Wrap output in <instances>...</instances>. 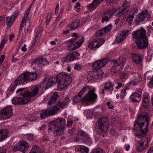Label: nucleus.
I'll use <instances>...</instances> for the list:
<instances>
[{
  "label": "nucleus",
  "mask_w": 153,
  "mask_h": 153,
  "mask_svg": "<svg viewBox=\"0 0 153 153\" xmlns=\"http://www.w3.org/2000/svg\"><path fill=\"white\" fill-rule=\"evenodd\" d=\"M48 64V62L47 58H44L42 59H36L32 62L31 65H33L36 64L39 66L42 67Z\"/></svg>",
  "instance_id": "nucleus-21"
},
{
  "label": "nucleus",
  "mask_w": 153,
  "mask_h": 153,
  "mask_svg": "<svg viewBox=\"0 0 153 153\" xmlns=\"http://www.w3.org/2000/svg\"><path fill=\"white\" fill-rule=\"evenodd\" d=\"M65 125V120L63 118L58 117L51 122L49 128L48 132L51 135L57 136L62 134Z\"/></svg>",
  "instance_id": "nucleus-5"
},
{
  "label": "nucleus",
  "mask_w": 153,
  "mask_h": 153,
  "mask_svg": "<svg viewBox=\"0 0 153 153\" xmlns=\"http://www.w3.org/2000/svg\"><path fill=\"white\" fill-rule=\"evenodd\" d=\"M78 135L79 136H82L84 137H86L87 136V137H88V134L85 132L83 131H81L79 132L78 133Z\"/></svg>",
  "instance_id": "nucleus-49"
},
{
  "label": "nucleus",
  "mask_w": 153,
  "mask_h": 153,
  "mask_svg": "<svg viewBox=\"0 0 153 153\" xmlns=\"http://www.w3.org/2000/svg\"><path fill=\"white\" fill-rule=\"evenodd\" d=\"M128 6L129 4L128 3L127 1H125L123 4L122 8H125L126 10V8Z\"/></svg>",
  "instance_id": "nucleus-55"
},
{
  "label": "nucleus",
  "mask_w": 153,
  "mask_h": 153,
  "mask_svg": "<svg viewBox=\"0 0 153 153\" xmlns=\"http://www.w3.org/2000/svg\"><path fill=\"white\" fill-rule=\"evenodd\" d=\"M40 88V85H35L32 88L30 91H29L26 88H19L16 93L20 92V95L19 97L13 98L12 103L14 105L24 104L27 103L30 101V97H34L37 94Z\"/></svg>",
  "instance_id": "nucleus-1"
},
{
  "label": "nucleus",
  "mask_w": 153,
  "mask_h": 153,
  "mask_svg": "<svg viewBox=\"0 0 153 153\" xmlns=\"http://www.w3.org/2000/svg\"><path fill=\"white\" fill-rule=\"evenodd\" d=\"M142 79L140 76L138 75L134 76L131 79V83L133 85H136L140 82L141 81Z\"/></svg>",
  "instance_id": "nucleus-30"
},
{
  "label": "nucleus",
  "mask_w": 153,
  "mask_h": 153,
  "mask_svg": "<svg viewBox=\"0 0 153 153\" xmlns=\"http://www.w3.org/2000/svg\"><path fill=\"white\" fill-rule=\"evenodd\" d=\"M58 96V93L57 92H54L51 96L48 102V105H50L54 103Z\"/></svg>",
  "instance_id": "nucleus-31"
},
{
  "label": "nucleus",
  "mask_w": 153,
  "mask_h": 153,
  "mask_svg": "<svg viewBox=\"0 0 153 153\" xmlns=\"http://www.w3.org/2000/svg\"><path fill=\"white\" fill-rule=\"evenodd\" d=\"M70 100L68 97H66L62 102H59L58 103L57 105L59 106V108L65 107L67 106L70 102Z\"/></svg>",
  "instance_id": "nucleus-29"
},
{
  "label": "nucleus",
  "mask_w": 153,
  "mask_h": 153,
  "mask_svg": "<svg viewBox=\"0 0 153 153\" xmlns=\"http://www.w3.org/2000/svg\"><path fill=\"white\" fill-rule=\"evenodd\" d=\"M116 0H106V3L108 5H110L111 3L116 2Z\"/></svg>",
  "instance_id": "nucleus-60"
},
{
  "label": "nucleus",
  "mask_w": 153,
  "mask_h": 153,
  "mask_svg": "<svg viewBox=\"0 0 153 153\" xmlns=\"http://www.w3.org/2000/svg\"><path fill=\"white\" fill-rule=\"evenodd\" d=\"M37 74L35 73L25 71L22 73L16 80L14 85H11L8 90L11 93L13 92L18 85H24L36 79Z\"/></svg>",
  "instance_id": "nucleus-4"
},
{
  "label": "nucleus",
  "mask_w": 153,
  "mask_h": 153,
  "mask_svg": "<svg viewBox=\"0 0 153 153\" xmlns=\"http://www.w3.org/2000/svg\"><path fill=\"white\" fill-rule=\"evenodd\" d=\"M135 42L138 47L140 49L146 48L148 45V39H136Z\"/></svg>",
  "instance_id": "nucleus-20"
},
{
  "label": "nucleus",
  "mask_w": 153,
  "mask_h": 153,
  "mask_svg": "<svg viewBox=\"0 0 153 153\" xmlns=\"http://www.w3.org/2000/svg\"><path fill=\"white\" fill-rule=\"evenodd\" d=\"M132 60L136 64H139L142 59L143 56L138 53H133L132 54Z\"/></svg>",
  "instance_id": "nucleus-23"
},
{
  "label": "nucleus",
  "mask_w": 153,
  "mask_h": 153,
  "mask_svg": "<svg viewBox=\"0 0 153 153\" xmlns=\"http://www.w3.org/2000/svg\"><path fill=\"white\" fill-rule=\"evenodd\" d=\"M84 41V39H70L66 42L68 50L70 51L75 50L80 47Z\"/></svg>",
  "instance_id": "nucleus-9"
},
{
  "label": "nucleus",
  "mask_w": 153,
  "mask_h": 153,
  "mask_svg": "<svg viewBox=\"0 0 153 153\" xmlns=\"http://www.w3.org/2000/svg\"><path fill=\"white\" fill-rule=\"evenodd\" d=\"M111 10L112 11L111 12L112 16L114 15L116 16H120V15L123 14V12L125 10V9L122 8V9L119 8L116 10L115 9H112L109 10V11Z\"/></svg>",
  "instance_id": "nucleus-26"
},
{
  "label": "nucleus",
  "mask_w": 153,
  "mask_h": 153,
  "mask_svg": "<svg viewBox=\"0 0 153 153\" xmlns=\"http://www.w3.org/2000/svg\"><path fill=\"white\" fill-rule=\"evenodd\" d=\"M13 114L11 107L10 106L6 107L0 112V120L9 118Z\"/></svg>",
  "instance_id": "nucleus-12"
},
{
  "label": "nucleus",
  "mask_w": 153,
  "mask_h": 153,
  "mask_svg": "<svg viewBox=\"0 0 153 153\" xmlns=\"http://www.w3.org/2000/svg\"><path fill=\"white\" fill-rule=\"evenodd\" d=\"M108 62V59L106 58L95 61L92 66V69L94 71L89 73L87 76V79L92 81H96L101 77L103 74V72L101 68L105 65Z\"/></svg>",
  "instance_id": "nucleus-3"
},
{
  "label": "nucleus",
  "mask_w": 153,
  "mask_h": 153,
  "mask_svg": "<svg viewBox=\"0 0 153 153\" xmlns=\"http://www.w3.org/2000/svg\"><path fill=\"white\" fill-rule=\"evenodd\" d=\"M71 116H70L68 118L67 123V126H71L73 124V121L71 120Z\"/></svg>",
  "instance_id": "nucleus-46"
},
{
  "label": "nucleus",
  "mask_w": 153,
  "mask_h": 153,
  "mask_svg": "<svg viewBox=\"0 0 153 153\" xmlns=\"http://www.w3.org/2000/svg\"><path fill=\"white\" fill-rule=\"evenodd\" d=\"M57 77L56 78L53 77L49 79L47 83L46 87L47 88L51 86L53 84L57 82Z\"/></svg>",
  "instance_id": "nucleus-33"
},
{
  "label": "nucleus",
  "mask_w": 153,
  "mask_h": 153,
  "mask_svg": "<svg viewBox=\"0 0 153 153\" xmlns=\"http://www.w3.org/2000/svg\"><path fill=\"white\" fill-rule=\"evenodd\" d=\"M124 39H116L114 42L112 43V44H116L119 43L123 41Z\"/></svg>",
  "instance_id": "nucleus-52"
},
{
  "label": "nucleus",
  "mask_w": 153,
  "mask_h": 153,
  "mask_svg": "<svg viewBox=\"0 0 153 153\" xmlns=\"http://www.w3.org/2000/svg\"><path fill=\"white\" fill-rule=\"evenodd\" d=\"M82 98V96L79 95L78 94L76 96L74 97L73 100V103L75 104L80 102Z\"/></svg>",
  "instance_id": "nucleus-35"
},
{
  "label": "nucleus",
  "mask_w": 153,
  "mask_h": 153,
  "mask_svg": "<svg viewBox=\"0 0 153 153\" xmlns=\"http://www.w3.org/2000/svg\"><path fill=\"white\" fill-rule=\"evenodd\" d=\"M128 91V88H126L124 89H123L121 91L120 97L122 99H123L126 95L127 93V91Z\"/></svg>",
  "instance_id": "nucleus-39"
},
{
  "label": "nucleus",
  "mask_w": 153,
  "mask_h": 153,
  "mask_svg": "<svg viewBox=\"0 0 153 153\" xmlns=\"http://www.w3.org/2000/svg\"><path fill=\"white\" fill-rule=\"evenodd\" d=\"M150 140L147 138H143L137 142V149L138 152H142L148 146V143Z\"/></svg>",
  "instance_id": "nucleus-14"
},
{
  "label": "nucleus",
  "mask_w": 153,
  "mask_h": 153,
  "mask_svg": "<svg viewBox=\"0 0 153 153\" xmlns=\"http://www.w3.org/2000/svg\"><path fill=\"white\" fill-rule=\"evenodd\" d=\"M92 153H104L103 150L102 149H98L96 150H94Z\"/></svg>",
  "instance_id": "nucleus-56"
},
{
  "label": "nucleus",
  "mask_w": 153,
  "mask_h": 153,
  "mask_svg": "<svg viewBox=\"0 0 153 153\" xmlns=\"http://www.w3.org/2000/svg\"><path fill=\"white\" fill-rule=\"evenodd\" d=\"M59 110L57 106H53L49 109L43 111L40 114L41 119H44L46 117H48L51 115H54Z\"/></svg>",
  "instance_id": "nucleus-11"
},
{
  "label": "nucleus",
  "mask_w": 153,
  "mask_h": 153,
  "mask_svg": "<svg viewBox=\"0 0 153 153\" xmlns=\"http://www.w3.org/2000/svg\"><path fill=\"white\" fill-rule=\"evenodd\" d=\"M13 150L14 151H16L18 150L20 151V147L19 146V143L17 144V146H14Z\"/></svg>",
  "instance_id": "nucleus-62"
},
{
  "label": "nucleus",
  "mask_w": 153,
  "mask_h": 153,
  "mask_svg": "<svg viewBox=\"0 0 153 153\" xmlns=\"http://www.w3.org/2000/svg\"><path fill=\"white\" fill-rule=\"evenodd\" d=\"M94 111V109H92L89 110L87 111L86 114V116L87 117L91 118L93 115V111Z\"/></svg>",
  "instance_id": "nucleus-44"
},
{
  "label": "nucleus",
  "mask_w": 153,
  "mask_h": 153,
  "mask_svg": "<svg viewBox=\"0 0 153 153\" xmlns=\"http://www.w3.org/2000/svg\"><path fill=\"white\" fill-rule=\"evenodd\" d=\"M108 120L105 117L100 118L98 121L97 127L98 130H97L99 133H105L107 130L108 127Z\"/></svg>",
  "instance_id": "nucleus-10"
},
{
  "label": "nucleus",
  "mask_w": 153,
  "mask_h": 153,
  "mask_svg": "<svg viewBox=\"0 0 153 153\" xmlns=\"http://www.w3.org/2000/svg\"><path fill=\"white\" fill-rule=\"evenodd\" d=\"M105 42L104 39H96L88 43V47L91 49L100 48Z\"/></svg>",
  "instance_id": "nucleus-15"
},
{
  "label": "nucleus",
  "mask_w": 153,
  "mask_h": 153,
  "mask_svg": "<svg viewBox=\"0 0 153 153\" xmlns=\"http://www.w3.org/2000/svg\"><path fill=\"white\" fill-rule=\"evenodd\" d=\"M149 96L147 94L144 95L142 101V105L145 108H147L149 105Z\"/></svg>",
  "instance_id": "nucleus-28"
},
{
  "label": "nucleus",
  "mask_w": 153,
  "mask_h": 153,
  "mask_svg": "<svg viewBox=\"0 0 153 153\" xmlns=\"http://www.w3.org/2000/svg\"><path fill=\"white\" fill-rule=\"evenodd\" d=\"M132 33L133 38H147L146 31L143 28L134 31Z\"/></svg>",
  "instance_id": "nucleus-17"
},
{
  "label": "nucleus",
  "mask_w": 153,
  "mask_h": 153,
  "mask_svg": "<svg viewBox=\"0 0 153 153\" xmlns=\"http://www.w3.org/2000/svg\"><path fill=\"white\" fill-rule=\"evenodd\" d=\"M5 56L4 55H2L0 56V64H1L2 63L5 59Z\"/></svg>",
  "instance_id": "nucleus-61"
},
{
  "label": "nucleus",
  "mask_w": 153,
  "mask_h": 153,
  "mask_svg": "<svg viewBox=\"0 0 153 153\" xmlns=\"http://www.w3.org/2000/svg\"><path fill=\"white\" fill-rule=\"evenodd\" d=\"M51 14H48L46 17V24L47 25H48L51 19Z\"/></svg>",
  "instance_id": "nucleus-53"
},
{
  "label": "nucleus",
  "mask_w": 153,
  "mask_h": 153,
  "mask_svg": "<svg viewBox=\"0 0 153 153\" xmlns=\"http://www.w3.org/2000/svg\"><path fill=\"white\" fill-rule=\"evenodd\" d=\"M20 147V151L24 153L25 152L29 147L28 144L25 141H22L19 143Z\"/></svg>",
  "instance_id": "nucleus-24"
},
{
  "label": "nucleus",
  "mask_w": 153,
  "mask_h": 153,
  "mask_svg": "<svg viewBox=\"0 0 153 153\" xmlns=\"http://www.w3.org/2000/svg\"><path fill=\"white\" fill-rule=\"evenodd\" d=\"M131 68L129 66L126 67L125 68L124 72H125L126 74H128L130 71Z\"/></svg>",
  "instance_id": "nucleus-54"
},
{
  "label": "nucleus",
  "mask_w": 153,
  "mask_h": 153,
  "mask_svg": "<svg viewBox=\"0 0 153 153\" xmlns=\"http://www.w3.org/2000/svg\"><path fill=\"white\" fill-rule=\"evenodd\" d=\"M113 85L111 82H106L104 86L103 89H100V93L103 94H104L105 91H107L108 92V94H111L113 90Z\"/></svg>",
  "instance_id": "nucleus-19"
},
{
  "label": "nucleus",
  "mask_w": 153,
  "mask_h": 153,
  "mask_svg": "<svg viewBox=\"0 0 153 153\" xmlns=\"http://www.w3.org/2000/svg\"><path fill=\"white\" fill-rule=\"evenodd\" d=\"M31 6L27 9L26 10L25 15L23 17V19L22 21V23L21 24L19 30H21L23 29V27L25 23H26L25 26V31L26 30L27 31H28L30 25V21L29 19H28L26 22L27 18L29 13L30 10Z\"/></svg>",
  "instance_id": "nucleus-13"
},
{
  "label": "nucleus",
  "mask_w": 153,
  "mask_h": 153,
  "mask_svg": "<svg viewBox=\"0 0 153 153\" xmlns=\"http://www.w3.org/2000/svg\"><path fill=\"white\" fill-rule=\"evenodd\" d=\"M38 39H35L32 42V47H34V46L37 44Z\"/></svg>",
  "instance_id": "nucleus-58"
},
{
  "label": "nucleus",
  "mask_w": 153,
  "mask_h": 153,
  "mask_svg": "<svg viewBox=\"0 0 153 153\" xmlns=\"http://www.w3.org/2000/svg\"><path fill=\"white\" fill-rule=\"evenodd\" d=\"M87 7L88 9L92 10L95 9L97 6L92 2L91 3L87 5Z\"/></svg>",
  "instance_id": "nucleus-40"
},
{
  "label": "nucleus",
  "mask_w": 153,
  "mask_h": 153,
  "mask_svg": "<svg viewBox=\"0 0 153 153\" xmlns=\"http://www.w3.org/2000/svg\"><path fill=\"white\" fill-rule=\"evenodd\" d=\"M103 31V30L102 29L100 30L97 31L96 33V37H101L103 35L105 34Z\"/></svg>",
  "instance_id": "nucleus-45"
},
{
  "label": "nucleus",
  "mask_w": 153,
  "mask_h": 153,
  "mask_svg": "<svg viewBox=\"0 0 153 153\" xmlns=\"http://www.w3.org/2000/svg\"><path fill=\"white\" fill-rule=\"evenodd\" d=\"M151 18V16L147 10H144L140 13L137 17L136 23L139 24L140 22L147 21Z\"/></svg>",
  "instance_id": "nucleus-16"
},
{
  "label": "nucleus",
  "mask_w": 153,
  "mask_h": 153,
  "mask_svg": "<svg viewBox=\"0 0 153 153\" xmlns=\"http://www.w3.org/2000/svg\"><path fill=\"white\" fill-rule=\"evenodd\" d=\"M25 138L27 140L30 141H32L34 139L33 135V134H28L25 136Z\"/></svg>",
  "instance_id": "nucleus-41"
},
{
  "label": "nucleus",
  "mask_w": 153,
  "mask_h": 153,
  "mask_svg": "<svg viewBox=\"0 0 153 153\" xmlns=\"http://www.w3.org/2000/svg\"><path fill=\"white\" fill-rule=\"evenodd\" d=\"M76 149L80 151L81 153H88L89 149L88 148L85 146L79 145L76 147Z\"/></svg>",
  "instance_id": "nucleus-32"
},
{
  "label": "nucleus",
  "mask_w": 153,
  "mask_h": 153,
  "mask_svg": "<svg viewBox=\"0 0 153 153\" xmlns=\"http://www.w3.org/2000/svg\"><path fill=\"white\" fill-rule=\"evenodd\" d=\"M103 0H93V2L97 7Z\"/></svg>",
  "instance_id": "nucleus-50"
},
{
  "label": "nucleus",
  "mask_w": 153,
  "mask_h": 153,
  "mask_svg": "<svg viewBox=\"0 0 153 153\" xmlns=\"http://www.w3.org/2000/svg\"><path fill=\"white\" fill-rule=\"evenodd\" d=\"M129 31L128 30H124L119 33L120 36L122 38H126L129 34Z\"/></svg>",
  "instance_id": "nucleus-37"
},
{
  "label": "nucleus",
  "mask_w": 153,
  "mask_h": 153,
  "mask_svg": "<svg viewBox=\"0 0 153 153\" xmlns=\"http://www.w3.org/2000/svg\"><path fill=\"white\" fill-rule=\"evenodd\" d=\"M112 12V10L109 11L108 10L102 16L101 20L102 23H103L104 22H108L109 19H111L112 16V13H111Z\"/></svg>",
  "instance_id": "nucleus-25"
},
{
  "label": "nucleus",
  "mask_w": 153,
  "mask_h": 153,
  "mask_svg": "<svg viewBox=\"0 0 153 153\" xmlns=\"http://www.w3.org/2000/svg\"><path fill=\"white\" fill-rule=\"evenodd\" d=\"M79 26V21L78 19H75L71 24L68 25V27L71 30H75Z\"/></svg>",
  "instance_id": "nucleus-27"
},
{
  "label": "nucleus",
  "mask_w": 153,
  "mask_h": 153,
  "mask_svg": "<svg viewBox=\"0 0 153 153\" xmlns=\"http://www.w3.org/2000/svg\"><path fill=\"white\" fill-rule=\"evenodd\" d=\"M71 36L72 37L74 38H78L81 37V38H84V37H81V36H80L79 34H77L76 33H72L71 35Z\"/></svg>",
  "instance_id": "nucleus-51"
},
{
  "label": "nucleus",
  "mask_w": 153,
  "mask_h": 153,
  "mask_svg": "<svg viewBox=\"0 0 153 153\" xmlns=\"http://www.w3.org/2000/svg\"><path fill=\"white\" fill-rule=\"evenodd\" d=\"M65 7H63L61 8L60 10V11L59 13V17H60V18H61V16L62 15L63 13V11L64 10Z\"/></svg>",
  "instance_id": "nucleus-59"
},
{
  "label": "nucleus",
  "mask_w": 153,
  "mask_h": 153,
  "mask_svg": "<svg viewBox=\"0 0 153 153\" xmlns=\"http://www.w3.org/2000/svg\"><path fill=\"white\" fill-rule=\"evenodd\" d=\"M112 27V25H109L108 26L105 27L104 28L102 29L103 30V32L105 33H106L110 31Z\"/></svg>",
  "instance_id": "nucleus-42"
},
{
  "label": "nucleus",
  "mask_w": 153,
  "mask_h": 153,
  "mask_svg": "<svg viewBox=\"0 0 153 153\" xmlns=\"http://www.w3.org/2000/svg\"><path fill=\"white\" fill-rule=\"evenodd\" d=\"M7 41V39H3L1 42L0 45V48L3 49Z\"/></svg>",
  "instance_id": "nucleus-48"
},
{
  "label": "nucleus",
  "mask_w": 153,
  "mask_h": 153,
  "mask_svg": "<svg viewBox=\"0 0 153 153\" xmlns=\"http://www.w3.org/2000/svg\"><path fill=\"white\" fill-rule=\"evenodd\" d=\"M86 91H88V94L83 98V100L89 102L95 100L97 97V96L94 93L93 90H90L88 86L83 87L78 94L79 95L82 96L83 94Z\"/></svg>",
  "instance_id": "nucleus-8"
},
{
  "label": "nucleus",
  "mask_w": 153,
  "mask_h": 153,
  "mask_svg": "<svg viewBox=\"0 0 153 153\" xmlns=\"http://www.w3.org/2000/svg\"><path fill=\"white\" fill-rule=\"evenodd\" d=\"M126 61V57L123 56H120L114 60L112 62L113 66L111 69V71L114 73L119 72L123 69Z\"/></svg>",
  "instance_id": "nucleus-7"
},
{
  "label": "nucleus",
  "mask_w": 153,
  "mask_h": 153,
  "mask_svg": "<svg viewBox=\"0 0 153 153\" xmlns=\"http://www.w3.org/2000/svg\"><path fill=\"white\" fill-rule=\"evenodd\" d=\"M148 117L144 114L137 118L134 124V135L137 138L143 137L148 131Z\"/></svg>",
  "instance_id": "nucleus-2"
},
{
  "label": "nucleus",
  "mask_w": 153,
  "mask_h": 153,
  "mask_svg": "<svg viewBox=\"0 0 153 153\" xmlns=\"http://www.w3.org/2000/svg\"><path fill=\"white\" fill-rule=\"evenodd\" d=\"M57 89L58 90L62 91L66 88L71 83V78L68 74L62 72L57 75Z\"/></svg>",
  "instance_id": "nucleus-6"
},
{
  "label": "nucleus",
  "mask_w": 153,
  "mask_h": 153,
  "mask_svg": "<svg viewBox=\"0 0 153 153\" xmlns=\"http://www.w3.org/2000/svg\"><path fill=\"white\" fill-rule=\"evenodd\" d=\"M137 10L131 12V14L128 17L127 21L128 24L130 25H131L132 24V21L134 17V14L135 13H137Z\"/></svg>",
  "instance_id": "nucleus-36"
},
{
  "label": "nucleus",
  "mask_w": 153,
  "mask_h": 153,
  "mask_svg": "<svg viewBox=\"0 0 153 153\" xmlns=\"http://www.w3.org/2000/svg\"><path fill=\"white\" fill-rule=\"evenodd\" d=\"M153 85V78H152L150 81L148 83V86L151 87L152 85Z\"/></svg>",
  "instance_id": "nucleus-64"
},
{
  "label": "nucleus",
  "mask_w": 153,
  "mask_h": 153,
  "mask_svg": "<svg viewBox=\"0 0 153 153\" xmlns=\"http://www.w3.org/2000/svg\"><path fill=\"white\" fill-rule=\"evenodd\" d=\"M18 15L17 12H15L13 13L10 17H7L6 23L8 26H10L12 25L15 19L17 16Z\"/></svg>",
  "instance_id": "nucleus-22"
},
{
  "label": "nucleus",
  "mask_w": 153,
  "mask_h": 153,
  "mask_svg": "<svg viewBox=\"0 0 153 153\" xmlns=\"http://www.w3.org/2000/svg\"><path fill=\"white\" fill-rule=\"evenodd\" d=\"M8 133L7 129H2L0 131V141L4 140L7 137Z\"/></svg>",
  "instance_id": "nucleus-34"
},
{
  "label": "nucleus",
  "mask_w": 153,
  "mask_h": 153,
  "mask_svg": "<svg viewBox=\"0 0 153 153\" xmlns=\"http://www.w3.org/2000/svg\"><path fill=\"white\" fill-rule=\"evenodd\" d=\"M69 55L71 58L72 61L77 58L80 55L79 53L76 51L73 52Z\"/></svg>",
  "instance_id": "nucleus-38"
},
{
  "label": "nucleus",
  "mask_w": 153,
  "mask_h": 153,
  "mask_svg": "<svg viewBox=\"0 0 153 153\" xmlns=\"http://www.w3.org/2000/svg\"><path fill=\"white\" fill-rule=\"evenodd\" d=\"M142 92L137 91L132 93L129 99L132 102L139 103L141 99Z\"/></svg>",
  "instance_id": "nucleus-18"
},
{
  "label": "nucleus",
  "mask_w": 153,
  "mask_h": 153,
  "mask_svg": "<svg viewBox=\"0 0 153 153\" xmlns=\"http://www.w3.org/2000/svg\"><path fill=\"white\" fill-rule=\"evenodd\" d=\"M71 61L72 60L69 54L63 58L62 59V62L63 63Z\"/></svg>",
  "instance_id": "nucleus-43"
},
{
  "label": "nucleus",
  "mask_w": 153,
  "mask_h": 153,
  "mask_svg": "<svg viewBox=\"0 0 153 153\" xmlns=\"http://www.w3.org/2000/svg\"><path fill=\"white\" fill-rule=\"evenodd\" d=\"M65 20L62 21L60 22L59 24V25L58 27L59 28H62L63 26L65 25Z\"/></svg>",
  "instance_id": "nucleus-57"
},
{
  "label": "nucleus",
  "mask_w": 153,
  "mask_h": 153,
  "mask_svg": "<svg viewBox=\"0 0 153 153\" xmlns=\"http://www.w3.org/2000/svg\"><path fill=\"white\" fill-rule=\"evenodd\" d=\"M0 153H6V150L4 148H0Z\"/></svg>",
  "instance_id": "nucleus-63"
},
{
  "label": "nucleus",
  "mask_w": 153,
  "mask_h": 153,
  "mask_svg": "<svg viewBox=\"0 0 153 153\" xmlns=\"http://www.w3.org/2000/svg\"><path fill=\"white\" fill-rule=\"evenodd\" d=\"M111 133L112 135L115 137L118 135V133L114 128H111Z\"/></svg>",
  "instance_id": "nucleus-47"
}]
</instances>
